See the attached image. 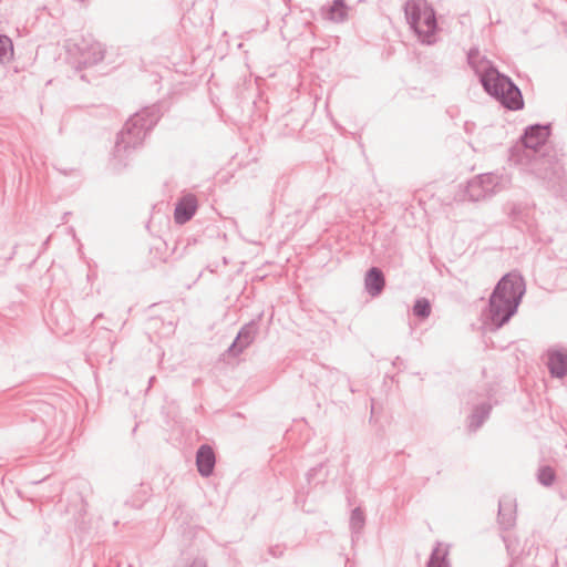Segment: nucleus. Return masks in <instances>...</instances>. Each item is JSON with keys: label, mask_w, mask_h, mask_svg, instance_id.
I'll return each instance as SVG.
<instances>
[{"label": "nucleus", "mask_w": 567, "mask_h": 567, "mask_svg": "<svg viewBox=\"0 0 567 567\" xmlns=\"http://www.w3.org/2000/svg\"><path fill=\"white\" fill-rule=\"evenodd\" d=\"M402 362H403V361H402V359H401L400 357H396V358L393 360L392 364H393L394 367H399L400 364H402Z\"/></svg>", "instance_id": "27"}, {"label": "nucleus", "mask_w": 567, "mask_h": 567, "mask_svg": "<svg viewBox=\"0 0 567 567\" xmlns=\"http://www.w3.org/2000/svg\"><path fill=\"white\" fill-rule=\"evenodd\" d=\"M104 59V49L99 42L90 44L86 49H82L79 64L84 68L94 65Z\"/></svg>", "instance_id": "12"}, {"label": "nucleus", "mask_w": 567, "mask_h": 567, "mask_svg": "<svg viewBox=\"0 0 567 567\" xmlns=\"http://www.w3.org/2000/svg\"><path fill=\"white\" fill-rule=\"evenodd\" d=\"M248 346V323L243 324L240 328L237 338L233 341V343L227 349V354L231 357H237L240 352H243L244 348Z\"/></svg>", "instance_id": "16"}, {"label": "nucleus", "mask_w": 567, "mask_h": 567, "mask_svg": "<svg viewBox=\"0 0 567 567\" xmlns=\"http://www.w3.org/2000/svg\"><path fill=\"white\" fill-rule=\"evenodd\" d=\"M159 118V107L156 105L147 106L132 115L117 135L113 153L114 157L122 161L123 155L128 150L140 146L146 134L153 130Z\"/></svg>", "instance_id": "4"}, {"label": "nucleus", "mask_w": 567, "mask_h": 567, "mask_svg": "<svg viewBox=\"0 0 567 567\" xmlns=\"http://www.w3.org/2000/svg\"><path fill=\"white\" fill-rule=\"evenodd\" d=\"M249 329H250V343H251L252 342V332H254V321L252 320H250Z\"/></svg>", "instance_id": "28"}, {"label": "nucleus", "mask_w": 567, "mask_h": 567, "mask_svg": "<svg viewBox=\"0 0 567 567\" xmlns=\"http://www.w3.org/2000/svg\"><path fill=\"white\" fill-rule=\"evenodd\" d=\"M465 196L472 202H478L492 197L487 190H485L482 181L473 178L470 181L465 188Z\"/></svg>", "instance_id": "15"}, {"label": "nucleus", "mask_w": 567, "mask_h": 567, "mask_svg": "<svg viewBox=\"0 0 567 567\" xmlns=\"http://www.w3.org/2000/svg\"><path fill=\"white\" fill-rule=\"evenodd\" d=\"M550 124H533L525 128L519 143L511 148V161L548 183L564 175L561 150L548 144Z\"/></svg>", "instance_id": "1"}, {"label": "nucleus", "mask_w": 567, "mask_h": 567, "mask_svg": "<svg viewBox=\"0 0 567 567\" xmlns=\"http://www.w3.org/2000/svg\"><path fill=\"white\" fill-rule=\"evenodd\" d=\"M13 54V44L9 37L0 34V62L10 61Z\"/></svg>", "instance_id": "22"}, {"label": "nucleus", "mask_w": 567, "mask_h": 567, "mask_svg": "<svg viewBox=\"0 0 567 567\" xmlns=\"http://www.w3.org/2000/svg\"><path fill=\"white\" fill-rule=\"evenodd\" d=\"M537 481L543 486L549 487L556 481V472L549 465L540 466L537 471Z\"/></svg>", "instance_id": "20"}, {"label": "nucleus", "mask_w": 567, "mask_h": 567, "mask_svg": "<svg viewBox=\"0 0 567 567\" xmlns=\"http://www.w3.org/2000/svg\"><path fill=\"white\" fill-rule=\"evenodd\" d=\"M385 287V278L383 271L378 267L368 269L364 276V288L371 297H378Z\"/></svg>", "instance_id": "10"}, {"label": "nucleus", "mask_w": 567, "mask_h": 567, "mask_svg": "<svg viewBox=\"0 0 567 567\" xmlns=\"http://www.w3.org/2000/svg\"><path fill=\"white\" fill-rule=\"evenodd\" d=\"M467 63L478 76L484 91L504 109L518 111L524 107L520 89L488 59L481 56L478 49L472 48L467 52Z\"/></svg>", "instance_id": "2"}, {"label": "nucleus", "mask_w": 567, "mask_h": 567, "mask_svg": "<svg viewBox=\"0 0 567 567\" xmlns=\"http://www.w3.org/2000/svg\"><path fill=\"white\" fill-rule=\"evenodd\" d=\"M404 11L410 28L415 32V34H422L420 32V25L423 18V8L417 3L408 1L404 6Z\"/></svg>", "instance_id": "14"}, {"label": "nucleus", "mask_w": 567, "mask_h": 567, "mask_svg": "<svg viewBox=\"0 0 567 567\" xmlns=\"http://www.w3.org/2000/svg\"><path fill=\"white\" fill-rule=\"evenodd\" d=\"M216 465V455L213 447L208 444H203L196 452V466L198 473L203 477H209Z\"/></svg>", "instance_id": "6"}, {"label": "nucleus", "mask_w": 567, "mask_h": 567, "mask_svg": "<svg viewBox=\"0 0 567 567\" xmlns=\"http://www.w3.org/2000/svg\"><path fill=\"white\" fill-rule=\"evenodd\" d=\"M197 209V199L194 195L183 196L175 205L174 219L176 224L183 225L190 220Z\"/></svg>", "instance_id": "7"}, {"label": "nucleus", "mask_w": 567, "mask_h": 567, "mask_svg": "<svg viewBox=\"0 0 567 567\" xmlns=\"http://www.w3.org/2000/svg\"><path fill=\"white\" fill-rule=\"evenodd\" d=\"M267 24H268V22L266 21V23L261 25V29L264 30Z\"/></svg>", "instance_id": "30"}, {"label": "nucleus", "mask_w": 567, "mask_h": 567, "mask_svg": "<svg viewBox=\"0 0 567 567\" xmlns=\"http://www.w3.org/2000/svg\"><path fill=\"white\" fill-rule=\"evenodd\" d=\"M475 178L477 181H482L485 190H487V193H489L491 196L495 194V187L497 185V182L496 176L494 174H482L476 176Z\"/></svg>", "instance_id": "23"}, {"label": "nucleus", "mask_w": 567, "mask_h": 567, "mask_svg": "<svg viewBox=\"0 0 567 567\" xmlns=\"http://www.w3.org/2000/svg\"><path fill=\"white\" fill-rule=\"evenodd\" d=\"M101 317H102V313L96 315L95 318H94V322H96Z\"/></svg>", "instance_id": "29"}, {"label": "nucleus", "mask_w": 567, "mask_h": 567, "mask_svg": "<svg viewBox=\"0 0 567 567\" xmlns=\"http://www.w3.org/2000/svg\"><path fill=\"white\" fill-rule=\"evenodd\" d=\"M526 291L524 278L518 272L504 275L494 287L485 313L489 330H498L517 312Z\"/></svg>", "instance_id": "3"}, {"label": "nucleus", "mask_w": 567, "mask_h": 567, "mask_svg": "<svg viewBox=\"0 0 567 567\" xmlns=\"http://www.w3.org/2000/svg\"><path fill=\"white\" fill-rule=\"evenodd\" d=\"M447 555L449 550L442 549L441 544L436 543V546L433 548L430 555L426 567H451Z\"/></svg>", "instance_id": "17"}, {"label": "nucleus", "mask_w": 567, "mask_h": 567, "mask_svg": "<svg viewBox=\"0 0 567 567\" xmlns=\"http://www.w3.org/2000/svg\"><path fill=\"white\" fill-rule=\"evenodd\" d=\"M348 11L344 0H333L327 8H322V16L329 21L342 23L348 19Z\"/></svg>", "instance_id": "11"}, {"label": "nucleus", "mask_w": 567, "mask_h": 567, "mask_svg": "<svg viewBox=\"0 0 567 567\" xmlns=\"http://www.w3.org/2000/svg\"><path fill=\"white\" fill-rule=\"evenodd\" d=\"M507 216L517 228L532 225V207L523 203H511L506 206Z\"/></svg>", "instance_id": "8"}, {"label": "nucleus", "mask_w": 567, "mask_h": 567, "mask_svg": "<svg viewBox=\"0 0 567 567\" xmlns=\"http://www.w3.org/2000/svg\"><path fill=\"white\" fill-rule=\"evenodd\" d=\"M492 411V405L488 402L481 403L473 409L470 415L468 427L471 431L478 430L483 423L488 419Z\"/></svg>", "instance_id": "13"}, {"label": "nucleus", "mask_w": 567, "mask_h": 567, "mask_svg": "<svg viewBox=\"0 0 567 567\" xmlns=\"http://www.w3.org/2000/svg\"><path fill=\"white\" fill-rule=\"evenodd\" d=\"M437 31L436 14L432 7L424 4L423 18L421 20L420 32L416 34L422 43L432 44L434 42V35Z\"/></svg>", "instance_id": "5"}, {"label": "nucleus", "mask_w": 567, "mask_h": 567, "mask_svg": "<svg viewBox=\"0 0 567 567\" xmlns=\"http://www.w3.org/2000/svg\"><path fill=\"white\" fill-rule=\"evenodd\" d=\"M190 567H206V561L202 558H196Z\"/></svg>", "instance_id": "26"}, {"label": "nucleus", "mask_w": 567, "mask_h": 567, "mask_svg": "<svg viewBox=\"0 0 567 567\" xmlns=\"http://www.w3.org/2000/svg\"><path fill=\"white\" fill-rule=\"evenodd\" d=\"M547 368L554 378L561 379L567 375V352L560 349H550L547 352Z\"/></svg>", "instance_id": "9"}, {"label": "nucleus", "mask_w": 567, "mask_h": 567, "mask_svg": "<svg viewBox=\"0 0 567 567\" xmlns=\"http://www.w3.org/2000/svg\"><path fill=\"white\" fill-rule=\"evenodd\" d=\"M322 468V464H319L318 466H315L310 468L307 473V480L310 483L311 480L317 475V473Z\"/></svg>", "instance_id": "25"}, {"label": "nucleus", "mask_w": 567, "mask_h": 567, "mask_svg": "<svg viewBox=\"0 0 567 567\" xmlns=\"http://www.w3.org/2000/svg\"><path fill=\"white\" fill-rule=\"evenodd\" d=\"M80 2H84L85 0H79Z\"/></svg>", "instance_id": "31"}, {"label": "nucleus", "mask_w": 567, "mask_h": 567, "mask_svg": "<svg viewBox=\"0 0 567 567\" xmlns=\"http://www.w3.org/2000/svg\"><path fill=\"white\" fill-rule=\"evenodd\" d=\"M365 525V516L361 507H355L351 512L350 516V528L352 532V540L359 537Z\"/></svg>", "instance_id": "18"}, {"label": "nucleus", "mask_w": 567, "mask_h": 567, "mask_svg": "<svg viewBox=\"0 0 567 567\" xmlns=\"http://www.w3.org/2000/svg\"><path fill=\"white\" fill-rule=\"evenodd\" d=\"M514 515L511 504H506L503 501L498 503V522L504 529L509 528L514 524Z\"/></svg>", "instance_id": "19"}, {"label": "nucleus", "mask_w": 567, "mask_h": 567, "mask_svg": "<svg viewBox=\"0 0 567 567\" xmlns=\"http://www.w3.org/2000/svg\"><path fill=\"white\" fill-rule=\"evenodd\" d=\"M431 310V303L426 298L416 299L412 308L413 315L421 320L427 319Z\"/></svg>", "instance_id": "21"}, {"label": "nucleus", "mask_w": 567, "mask_h": 567, "mask_svg": "<svg viewBox=\"0 0 567 567\" xmlns=\"http://www.w3.org/2000/svg\"><path fill=\"white\" fill-rule=\"evenodd\" d=\"M284 550L285 548L280 545L269 547V554L275 558L281 557L284 555Z\"/></svg>", "instance_id": "24"}]
</instances>
